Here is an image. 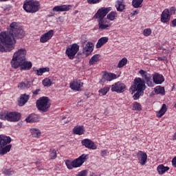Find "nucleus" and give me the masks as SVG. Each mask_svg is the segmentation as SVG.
<instances>
[{"instance_id": "obj_53", "label": "nucleus", "mask_w": 176, "mask_h": 176, "mask_svg": "<svg viewBox=\"0 0 176 176\" xmlns=\"http://www.w3.org/2000/svg\"><path fill=\"white\" fill-rule=\"evenodd\" d=\"M170 25L172 27H176V19H173L171 22H170Z\"/></svg>"}, {"instance_id": "obj_43", "label": "nucleus", "mask_w": 176, "mask_h": 176, "mask_svg": "<svg viewBox=\"0 0 176 176\" xmlns=\"http://www.w3.org/2000/svg\"><path fill=\"white\" fill-rule=\"evenodd\" d=\"M49 157L51 160H54L57 157V151L56 149H50Z\"/></svg>"}, {"instance_id": "obj_17", "label": "nucleus", "mask_w": 176, "mask_h": 176, "mask_svg": "<svg viewBox=\"0 0 176 176\" xmlns=\"http://www.w3.org/2000/svg\"><path fill=\"white\" fill-rule=\"evenodd\" d=\"M54 35V31L53 30H49L47 32L41 35L40 38L41 43H46V42H49L53 36Z\"/></svg>"}, {"instance_id": "obj_55", "label": "nucleus", "mask_w": 176, "mask_h": 176, "mask_svg": "<svg viewBox=\"0 0 176 176\" xmlns=\"http://www.w3.org/2000/svg\"><path fill=\"white\" fill-rule=\"evenodd\" d=\"M157 60L159 61H164V60H166V56H163V57H158Z\"/></svg>"}, {"instance_id": "obj_45", "label": "nucleus", "mask_w": 176, "mask_h": 176, "mask_svg": "<svg viewBox=\"0 0 176 176\" xmlns=\"http://www.w3.org/2000/svg\"><path fill=\"white\" fill-rule=\"evenodd\" d=\"M137 92L135 93V94L133 96V100H140V96H144V92H141L140 91H136Z\"/></svg>"}, {"instance_id": "obj_30", "label": "nucleus", "mask_w": 176, "mask_h": 176, "mask_svg": "<svg viewBox=\"0 0 176 176\" xmlns=\"http://www.w3.org/2000/svg\"><path fill=\"white\" fill-rule=\"evenodd\" d=\"M116 8L118 12H123L126 9V5H124V0H118L116 1Z\"/></svg>"}, {"instance_id": "obj_34", "label": "nucleus", "mask_w": 176, "mask_h": 176, "mask_svg": "<svg viewBox=\"0 0 176 176\" xmlns=\"http://www.w3.org/2000/svg\"><path fill=\"white\" fill-rule=\"evenodd\" d=\"M166 112H167V105H166V104H163L160 110L157 111V118H162V116H163Z\"/></svg>"}, {"instance_id": "obj_33", "label": "nucleus", "mask_w": 176, "mask_h": 176, "mask_svg": "<svg viewBox=\"0 0 176 176\" xmlns=\"http://www.w3.org/2000/svg\"><path fill=\"white\" fill-rule=\"evenodd\" d=\"M170 170V167L164 166L163 164H160L157 168V171L160 175H163L166 173V171H168Z\"/></svg>"}, {"instance_id": "obj_47", "label": "nucleus", "mask_w": 176, "mask_h": 176, "mask_svg": "<svg viewBox=\"0 0 176 176\" xmlns=\"http://www.w3.org/2000/svg\"><path fill=\"white\" fill-rule=\"evenodd\" d=\"M89 173V171L87 170H82L80 172H78L76 176H87V174Z\"/></svg>"}, {"instance_id": "obj_49", "label": "nucleus", "mask_w": 176, "mask_h": 176, "mask_svg": "<svg viewBox=\"0 0 176 176\" xmlns=\"http://www.w3.org/2000/svg\"><path fill=\"white\" fill-rule=\"evenodd\" d=\"M175 7H171L169 10H168V12L169 14L171 16L173 14H175Z\"/></svg>"}, {"instance_id": "obj_36", "label": "nucleus", "mask_w": 176, "mask_h": 176, "mask_svg": "<svg viewBox=\"0 0 176 176\" xmlns=\"http://www.w3.org/2000/svg\"><path fill=\"white\" fill-rule=\"evenodd\" d=\"M143 2H144V0H133L132 6H133V8H135V9L138 8H142Z\"/></svg>"}, {"instance_id": "obj_58", "label": "nucleus", "mask_w": 176, "mask_h": 176, "mask_svg": "<svg viewBox=\"0 0 176 176\" xmlns=\"http://www.w3.org/2000/svg\"><path fill=\"white\" fill-rule=\"evenodd\" d=\"M8 1H9V0H0V2H6Z\"/></svg>"}, {"instance_id": "obj_6", "label": "nucleus", "mask_w": 176, "mask_h": 176, "mask_svg": "<svg viewBox=\"0 0 176 176\" xmlns=\"http://www.w3.org/2000/svg\"><path fill=\"white\" fill-rule=\"evenodd\" d=\"M145 89H146L145 81L141 78H135L133 80V85L129 88V91L131 93V94H134L135 91L144 93Z\"/></svg>"}, {"instance_id": "obj_48", "label": "nucleus", "mask_w": 176, "mask_h": 176, "mask_svg": "<svg viewBox=\"0 0 176 176\" xmlns=\"http://www.w3.org/2000/svg\"><path fill=\"white\" fill-rule=\"evenodd\" d=\"M102 0H87V3L89 5H96V3H100Z\"/></svg>"}, {"instance_id": "obj_7", "label": "nucleus", "mask_w": 176, "mask_h": 176, "mask_svg": "<svg viewBox=\"0 0 176 176\" xmlns=\"http://www.w3.org/2000/svg\"><path fill=\"white\" fill-rule=\"evenodd\" d=\"M27 50L25 49H19L13 55V58L11 60V65L14 67L16 64L21 63V61H25L27 60Z\"/></svg>"}, {"instance_id": "obj_56", "label": "nucleus", "mask_w": 176, "mask_h": 176, "mask_svg": "<svg viewBox=\"0 0 176 176\" xmlns=\"http://www.w3.org/2000/svg\"><path fill=\"white\" fill-rule=\"evenodd\" d=\"M85 96L87 97V98H90V94L89 93H85Z\"/></svg>"}, {"instance_id": "obj_19", "label": "nucleus", "mask_w": 176, "mask_h": 176, "mask_svg": "<svg viewBox=\"0 0 176 176\" xmlns=\"http://www.w3.org/2000/svg\"><path fill=\"white\" fill-rule=\"evenodd\" d=\"M81 144L82 146L87 148V149H97V145H96L94 142L91 141L90 139H84L81 140Z\"/></svg>"}, {"instance_id": "obj_51", "label": "nucleus", "mask_w": 176, "mask_h": 176, "mask_svg": "<svg viewBox=\"0 0 176 176\" xmlns=\"http://www.w3.org/2000/svg\"><path fill=\"white\" fill-rule=\"evenodd\" d=\"M39 91H41V89H37L35 91H32V93L34 96H38V94H39Z\"/></svg>"}, {"instance_id": "obj_27", "label": "nucleus", "mask_w": 176, "mask_h": 176, "mask_svg": "<svg viewBox=\"0 0 176 176\" xmlns=\"http://www.w3.org/2000/svg\"><path fill=\"white\" fill-rule=\"evenodd\" d=\"M28 100H30V95H28L27 94H21L20 99L18 101L19 107L25 105V104L28 102Z\"/></svg>"}, {"instance_id": "obj_46", "label": "nucleus", "mask_w": 176, "mask_h": 176, "mask_svg": "<svg viewBox=\"0 0 176 176\" xmlns=\"http://www.w3.org/2000/svg\"><path fill=\"white\" fill-rule=\"evenodd\" d=\"M152 34V29L146 28L143 30V35L144 36H149Z\"/></svg>"}, {"instance_id": "obj_26", "label": "nucleus", "mask_w": 176, "mask_h": 176, "mask_svg": "<svg viewBox=\"0 0 176 176\" xmlns=\"http://www.w3.org/2000/svg\"><path fill=\"white\" fill-rule=\"evenodd\" d=\"M50 71V68L49 67H41L39 69H36V67H33V72H35L36 75L38 76H42L43 74L46 72H49Z\"/></svg>"}, {"instance_id": "obj_40", "label": "nucleus", "mask_w": 176, "mask_h": 176, "mask_svg": "<svg viewBox=\"0 0 176 176\" xmlns=\"http://www.w3.org/2000/svg\"><path fill=\"white\" fill-rule=\"evenodd\" d=\"M3 174H4V175L11 176L13 175V174H14V170H13V168H5L3 170Z\"/></svg>"}, {"instance_id": "obj_44", "label": "nucleus", "mask_w": 176, "mask_h": 176, "mask_svg": "<svg viewBox=\"0 0 176 176\" xmlns=\"http://www.w3.org/2000/svg\"><path fill=\"white\" fill-rule=\"evenodd\" d=\"M127 64V59L126 58H123L120 60L117 65V68H123L124 65Z\"/></svg>"}, {"instance_id": "obj_18", "label": "nucleus", "mask_w": 176, "mask_h": 176, "mask_svg": "<svg viewBox=\"0 0 176 176\" xmlns=\"http://www.w3.org/2000/svg\"><path fill=\"white\" fill-rule=\"evenodd\" d=\"M137 157L141 166H145V164H146V160H148V155H146V153L139 151L137 153Z\"/></svg>"}, {"instance_id": "obj_20", "label": "nucleus", "mask_w": 176, "mask_h": 176, "mask_svg": "<svg viewBox=\"0 0 176 176\" xmlns=\"http://www.w3.org/2000/svg\"><path fill=\"white\" fill-rule=\"evenodd\" d=\"M97 21L98 23V25L99 31H104V30H108V28L111 27V23H109V21H108L107 19H100Z\"/></svg>"}, {"instance_id": "obj_37", "label": "nucleus", "mask_w": 176, "mask_h": 176, "mask_svg": "<svg viewBox=\"0 0 176 176\" xmlns=\"http://www.w3.org/2000/svg\"><path fill=\"white\" fill-rule=\"evenodd\" d=\"M116 17H118V13L116 12H113V11L109 13L107 16V19L108 20H110V21H113V20H115V19H116Z\"/></svg>"}, {"instance_id": "obj_11", "label": "nucleus", "mask_w": 176, "mask_h": 176, "mask_svg": "<svg viewBox=\"0 0 176 176\" xmlns=\"http://www.w3.org/2000/svg\"><path fill=\"white\" fill-rule=\"evenodd\" d=\"M112 10V8L108 7H102L98 9L97 12L94 15V19L95 20H104L105 19V16L108 14V12Z\"/></svg>"}, {"instance_id": "obj_32", "label": "nucleus", "mask_w": 176, "mask_h": 176, "mask_svg": "<svg viewBox=\"0 0 176 176\" xmlns=\"http://www.w3.org/2000/svg\"><path fill=\"white\" fill-rule=\"evenodd\" d=\"M116 74L113 73H104L103 74V79H105V80H107V82H111L116 79Z\"/></svg>"}, {"instance_id": "obj_31", "label": "nucleus", "mask_w": 176, "mask_h": 176, "mask_svg": "<svg viewBox=\"0 0 176 176\" xmlns=\"http://www.w3.org/2000/svg\"><path fill=\"white\" fill-rule=\"evenodd\" d=\"M100 58H101V55L100 54L94 55L89 60V65H95V64H97L98 61H100Z\"/></svg>"}, {"instance_id": "obj_42", "label": "nucleus", "mask_w": 176, "mask_h": 176, "mask_svg": "<svg viewBox=\"0 0 176 176\" xmlns=\"http://www.w3.org/2000/svg\"><path fill=\"white\" fill-rule=\"evenodd\" d=\"M111 89V87H104L102 89H100L98 91L99 94H101V96H107V94L108 93V91H109V90Z\"/></svg>"}, {"instance_id": "obj_5", "label": "nucleus", "mask_w": 176, "mask_h": 176, "mask_svg": "<svg viewBox=\"0 0 176 176\" xmlns=\"http://www.w3.org/2000/svg\"><path fill=\"white\" fill-rule=\"evenodd\" d=\"M1 120H7L8 122H16L21 119V114L16 111H6L0 113Z\"/></svg>"}, {"instance_id": "obj_23", "label": "nucleus", "mask_w": 176, "mask_h": 176, "mask_svg": "<svg viewBox=\"0 0 176 176\" xmlns=\"http://www.w3.org/2000/svg\"><path fill=\"white\" fill-rule=\"evenodd\" d=\"M41 116L38 114L32 113L28 117L26 118L25 121L27 123H35L39 122Z\"/></svg>"}, {"instance_id": "obj_9", "label": "nucleus", "mask_w": 176, "mask_h": 176, "mask_svg": "<svg viewBox=\"0 0 176 176\" xmlns=\"http://www.w3.org/2000/svg\"><path fill=\"white\" fill-rule=\"evenodd\" d=\"M78 52H79V45L73 43L66 49L65 54L69 60H74Z\"/></svg>"}, {"instance_id": "obj_57", "label": "nucleus", "mask_w": 176, "mask_h": 176, "mask_svg": "<svg viewBox=\"0 0 176 176\" xmlns=\"http://www.w3.org/2000/svg\"><path fill=\"white\" fill-rule=\"evenodd\" d=\"M133 14H138V10H135Z\"/></svg>"}, {"instance_id": "obj_39", "label": "nucleus", "mask_w": 176, "mask_h": 176, "mask_svg": "<svg viewBox=\"0 0 176 176\" xmlns=\"http://www.w3.org/2000/svg\"><path fill=\"white\" fill-rule=\"evenodd\" d=\"M133 110L140 112V111H142V106L140 102H134L133 104Z\"/></svg>"}, {"instance_id": "obj_3", "label": "nucleus", "mask_w": 176, "mask_h": 176, "mask_svg": "<svg viewBox=\"0 0 176 176\" xmlns=\"http://www.w3.org/2000/svg\"><path fill=\"white\" fill-rule=\"evenodd\" d=\"M12 142V138L5 135H0V155L3 156L12 149V144H8Z\"/></svg>"}, {"instance_id": "obj_59", "label": "nucleus", "mask_w": 176, "mask_h": 176, "mask_svg": "<svg viewBox=\"0 0 176 176\" xmlns=\"http://www.w3.org/2000/svg\"><path fill=\"white\" fill-rule=\"evenodd\" d=\"M0 129H2V122H0Z\"/></svg>"}, {"instance_id": "obj_10", "label": "nucleus", "mask_w": 176, "mask_h": 176, "mask_svg": "<svg viewBox=\"0 0 176 176\" xmlns=\"http://www.w3.org/2000/svg\"><path fill=\"white\" fill-rule=\"evenodd\" d=\"M112 10V8L108 7H102L98 9L97 12L94 15V19L95 20H104L105 19V16L108 14V12Z\"/></svg>"}, {"instance_id": "obj_22", "label": "nucleus", "mask_w": 176, "mask_h": 176, "mask_svg": "<svg viewBox=\"0 0 176 176\" xmlns=\"http://www.w3.org/2000/svg\"><path fill=\"white\" fill-rule=\"evenodd\" d=\"M171 19V15L168 12V9H165L161 14V22L167 24Z\"/></svg>"}, {"instance_id": "obj_50", "label": "nucleus", "mask_w": 176, "mask_h": 176, "mask_svg": "<svg viewBox=\"0 0 176 176\" xmlns=\"http://www.w3.org/2000/svg\"><path fill=\"white\" fill-rule=\"evenodd\" d=\"M108 153H109L108 150H102L100 153V155H101V156L104 157V156H107V155H108Z\"/></svg>"}, {"instance_id": "obj_35", "label": "nucleus", "mask_w": 176, "mask_h": 176, "mask_svg": "<svg viewBox=\"0 0 176 176\" xmlns=\"http://www.w3.org/2000/svg\"><path fill=\"white\" fill-rule=\"evenodd\" d=\"M154 91H155V94H160V96L166 95V90L164 89V87L157 86L154 89Z\"/></svg>"}, {"instance_id": "obj_12", "label": "nucleus", "mask_w": 176, "mask_h": 176, "mask_svg": "<svg viewBox=\"0 0 176 176\" xmlns=\"http://www.w3.org/2000/svg\"><path fill=\"white\" fill-rule=\"evenodd\" d=\"M139 74L141 75L142 78L144 79L147 86L148 87H153V81L152 80L153 76L152 74L148 73V72L140 69Z\"/></svg>"}, {"instance_id": "obj_16", "label": "nucleus", "mask_w": 176, "mask_h": 176, "mask_svg": "<svg viewBox=\"0 0 176 176\" xmlns=\"http://www.w3.org/2000/svg\"><path fill=\"white\" fill-rule=\"evenodd\" d=\"M94 50V44L89 41L87 43H82V53H86L87 56H90L91 52Z\"/></svg>"}, {"instance_id": "obj_41", "label": "nucleus", "mask_w": 176, "mask_h": 176, "mask_svg": "<svg viewBox=\"0 0 176 176\" xmlns=\"http://www.w3.org/2000/svg\"><path fill=\"white\" fill-rule=\"evenodd\" d=\"M42 83L45 87H50V86L53 85L52 80H50L49 78H45Z\"/></svg>"}, {"instance_id": "obj_52", "label": "nucleus", "mask_w": 176, "mask_h": 176, "mask_svg": "<svg viewBox=\"0 0 176 176\" xmlns=\"http://www.w3.org/2000/svg\"><path fill=\"white\" fill-rule=\"evenodd\" d=\"M172 166L176 168V156L172 160Z\"/></svg>"}, {"instance_id": "obj_29", "label": "nucleus", "mask_w": 176, "mask_h": 176, "mask_svg": "<svg viewBox=\"0 0 176 176\" xmlns=\"http://www.w3.org/2000/svg\"><path fill=\"white\" fill-rule=\"evenodd\" d=\"M108 41H109V38L107 36L99 38L96 45V49H100V47H102V46H104V45H105Z\"/></svg>"}, {"instance_id": "obj_1", "label": "nucleus", "mask_w": 176, "mask_h": 176, "mask_svg": "<svg viewBox=\"0 0 176 176\" xmlns=\"http://www.w3.org/2000/svg\"><path fill=\"white\" fill-rule=\"evenodd\" d=\"M24 30L17 22H12L10 25L9 32H1L0 33V52H12L14 49V43L16 39H22L24 37Z\"/></svg>"}, {"instance_id": "obj_4", "label": "nucleus", "mask_w": 176, "mask_h": 176, "mask_svg": "<svg viewBox=\"0 0 176 176\" xmlns=\"http://www.w3.org/2000/svg\"><path fill=\"white\" fill-rule=\"evenodd\" d=\"M23 8L27 13H36L41 9V3L36 0H25Z\"/></svg>"}, {"instance_id": "obj_25", "label": "nucleus", "mask_w": 176, "mask_h": 176, "mask_svg": "<svg viewBox=\"0 0 176 176\" xmlns=\"http://www.w3.org/2000/svg\"><path fill=\"white\" fill-rule=\"evenodd\" d=\"M85 131V126L83 125H77L73 129V134H76V135H83Z\"/></svg>"}, {"instance_id": "obj_38", "label": "nucleus", "mask_w": 176, "mask_h": 176, "mask_svg": "<svg viewBox=\"0 0 176 176\" xmlns=\"http://www.w3.org/2000/svg\"><path fill=\"white\" fill-rule=\"evenodd\" d=\"M31 134L32 137L34 138H38V137H41V131L37 129H30Z\"/></svg>"}, {"instance_id": "obj_54", "label": "nucleus", "mask_w": 176, "mask_h": 176, "mask_svg": "<svg viewBox=\"0 0 176 176\" xmlns=\"http://www.w3.org/2000/svg\"><path fill=\"white\" fill-rule=\"evenodd\" d=\"M105 79L104 78V77H102V78L99 81V83L100 85H104L105 83Z\"/></svg>"}, {"instance_id": "obj_21", "label": "nucleus", "mask_w": 176, "mask_h": 176, "mask_svg": "<svg viewBox=\"0 0 176 176\" xmlns=\"http://www.w3.org/2000/svg\"><path fill=\"white\" fill-rule=\"evenodd\" d=\"M72 9V5L56 6L53 8V12H68Z\"/></svg>"}, {"instance_id": "obj_28", "label": "nucleus", "mask_w": 176, "mask_h": 176, "mask_svg": "<svg viewBox=\"0 0 176 176\" xmlns=\"http://www.w3.org/2000/svg\"><path fill=\"white\" fill-rule=\"evenodd\" d=\"M32 85V82H31V81L25 80L20 82L18 85V87L21 90H25V89H30Z\"/></svg>"}, {"instance_id": "obj_8", "label": "nucleus", "mask_w": 176, "mask_h": 176, "mask_svg": "<svg viewBox=\"0 0 176 176\" xmlns=\"http://www.w3.org/2000/svg\"><path fill=\"white\" fill-rule=\"evenodd\" d=\"M50 100L46 96L41 97L36 102V106L40 112H47L50 109Z\"/></svg>"}, {"instance_id": "obj_14", "label": "nucleus", "mask_w": 176, "mask_h": 176, "mask_svg": "<svg viewBox=\"0 0 176 176\" xmlns=\"http://www.w3.org/2000/svg\"><path fill=\"white\" fill-rule=\"evenodd\" d=\"M111 91H115L116 93H124L126 91V85L120 81H118L111 85Z\"/></svg>"}, {"instance_id": "obj_2", "label": "nucleus", "mask_w": 176, "mask_h": 176, "mask_svg": "<svg viewBox=\"0 0 176 176\" xmlns=\"http://www.w3.org/2000/svg\"><path fill=\"white\" fill-rule=\"evenodd\" d=\"M89 159V155L87 154H82L78 158L71 160H66L65 165L68 170H73V168H78V167H82L83 166V163L87 161Z\"/></svg>"}, {"instance_id": "obj_15", "label": "nucleus", "mask_w": 176, "mask_h": 176, "mask_svg": "<svg viewBox=\"0 0 176 176\" xmlns=\"http://www.w3.org/2000/svg\"><path fill=\"white\" fill-rule=\"evenodd\" d=\"M69 87L74 91H82L83 82L80 80L76 79L69 83Z\"/></svg>"}, {"instance_id": "obj_13", "label": "nucleus", "mask_w": 176, "mask_h": 176, "mask_svg": "<svg viewBox=\"0 0 176 176\" xmlns=\"http://www.w3.org/2000/svg\"><path fill=\"white\" fill-rule=\"evenodd\" d=\"M21 67V71H30L32 68V63L31 61L23 60L19 63H16L15 65L12 66V68L17 69Z\"/></svg>"}, {"instance_id": "obj_24", "label": "nucleus", "mask_w": 176, "mask_h": 176, "mask_svg": "<svg viewBox=\"0 0 176 176\" xmlns=\"http://www.w3.org/2000/svg\"><path fill=\"white\" fill-rule=\"evenodd\" d=\"M153 80L155 85H162L164 82V76L159 73H155L153 76Z\"/></svg>"}]
</instances>
